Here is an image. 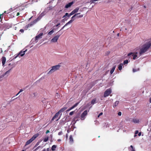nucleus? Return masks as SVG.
I'll return each mask as SVG.
<instances>
[{"mask_svg": "<svg viewBox=\"0 0 151 151\" xmlns=\"http://www.w3.org/2000/svg\"><path fill=\"white\" fill-rule=\"evenodd\" d=\"M141 132H140L139 133V134H138V135L139 136H140L141 135Z\"/></svg>", "mask_w": 151, "mask_h": 151, "instance_id": "53", "label": "nucleus"}, {"mask_svg": "<svg viewBox=\"0 0 151 151\" xmlns=\"http://www.w3.org/2000/svg\"><path fill=\"white\" fill-rule=\"evenodd\" d=\"M55 71L53 69V68L52 67V69L48 72L47 74H51L52 73L55 72Z\"/></svg>", "mask_w": 151, "mask_h": 151, "instance_id": "23", "label": "nucleus"}, {"mask_svg": "<svg viewBox=\"0 0 151 151\" xmlns=\"http://www.w3.org/2000/svg\"><path fill=\"white\" fill-rule=\"evenodd\" d=\"M40 142H37V143L36 144V146H38V145H39V144H40Z\"/></svg>", "mask_w": 151, "mask_h": 151, "instance_id": "45", "label": "nucleus"}, {"mask_svg": "<svg viewBox=\"0 0 151 151\" xmlns=\"http://www.w3.org/2000/svg\"><path fill=\"white\" fill-rule=\"evenodd\" d=\"M66 16L65 15L63 17V18H64Z\"/></svg>", "mask_w": 151, "mask_h": 151, "instance_id": "64", "label": "nucleus"}, {"mask_svg": "<svg viewBox=\"0 0 151 151\" xmlns=\"http://www.w3.org/2000/svg\"><path fill=\"white\" fill-rule=\"evenodd\" d=\"M19 12H18V13H17V15H17V16H19Z\"/></svg>", "mask_w": 151, "mask_h": 151, "instance_id": "58", "label": "nucleus"}, {"mask_svg": "<svg viewBox=\"0 0 151 151\" xmlns=\"http://www.w3.org/2000/svg\"><path fill=\"white\" fill-rule=\"evenodd\" d=\"M131 151H135L134 149H132Z\"/></svg>", "mask_w": 151, "mask_h": 151, "instance_id": "61", "label": "nucleus"}, {"mask_svg": "<svg viewBox=\"0 0 151 151\" xmlns=\"http://www.w3.org/2000/svg\"><path fill=\"white\" fill-rule=\"evenodd\" d=\"M38 18H37L36 19H35L33 21L31 22L30 23L33 26L38 21Z\"/></svg>", "mask_w": 151, "mask_h": 151, "instance_id": "17", "label": "nucleus"}, {"mask_svg": "<svg viewBox=\"0 0 151 151\" xmlns=\"http://www.w3.org/2000/svg\"><path fill=\"white\" fill-rule=\"evenodd\" d=\"M43 33H41L36 36L35 37V40L37 42L38 41V40L39 39L41 38L42 36L43 35Z\"/></svg>", "mask_w": 151, "mask_h": 151, "instance_id": "11", "label": "nucleus"}, {"mask_svg": "<svg viewBox=\"0 0 151 151\" xmlns=\"http://www.w3.org/2000/svg\"><path fill=\"white\" fill-rule=\"evenodd\" d=\"M71 109H70V108H69L67 110V111H69L70 110H71Z\"/></svg>", "mask_w": 151, "mask_h": 151, "instance_id": "52", "label": "nucleus"}, {"mask_svg": "<svg viewBox=\"0 0 151 151\" xmlns=\"http://www.w3.org/2000/svg\"><path fill=\"white\" fill-rule=\"evenodd\" d=\"M58 142H60V141H61V139H58Z\"/></svg>", "mask_w": 151, "mask_h": 151, "instance_id": "59", "label": "nucleus"}, {"mask_svg": "<svg viewBox=\"0 0 151 151\" xmlns=\"http://www.w3.org/2000/svg\"><path fill=\"white\" fill-rule=\"evenodd\" d=\"M27 49H26L25 50H24V51H23V50H21L18 55H16V56H15L14 57V58L16 59L19 55H20V56L22 57L25 54V52L27 51Z\"/></svg>", "mask_w": 151, "mask_h": 151, "instance_id": "6", "label": "nucleus"}, {"mask_svg": "<svg viewBox=\"0 0 151 151\" xmlns=\"http://www.w3.org/2000/svg\"><path fill=\"white\" fill-rule=\"evenodd\" d=\"M60 114V113L58 111L57 113L55 114V116L52 118V120H53L54 119L57 118Z\"/></svg>", "mask_w": 151, "mask_h": 151, "instance_id": "15", "label": "nucleus"}, {"mask_svg": "<svg viewBox=\"0 0 151 151\" xmlns=\"http://www.w3.org/2000/svg\"><path fill=\"white\" fill-rule=\"evenodd\" d=\"M50 148H47L46 149V151H50Z\"/></svg>", "mask_w": 151, "mask_h": 151, "instance_id": "46", "label": "nucleus"}, {"mask_svg": "<svg viewBox=\"0 0 151 151\" xmlns=\"http://www.w3.org/2000/svg\"><path fill=\"white\" fill-rule=\"evenodd\" d=\"M119 103V102L118 101H116V102H115L114 104V105L113 106V107L114 108H115V107H116V106L118 105Z\"/></svg>", "mask_w": 151, "mask_h": 151, "instance_id": "25", "label": "nucleus"}, {"mask_svg": "<svg viewBox=\"0 0 151 151\" xmlns=\"http://www.w3.org/2000/svg\"><path fill=\"white\" fill-rule=\"evenodd\" d=\"M60 65H57L52 67L55 71L59 69L60 67Z\"/></svg>", "mask_w": 151, "mask_h": 151, "instance_id": "12", "label": "nucleus"}, {"mask_svg": "<svg viewBox=\"0 0 151 151\" xmlns=\"http://www.w3.org/2000/svg\"><path fill=\"white\" fill-rule=\"evenodd\" d=\"M20 93H19V92L16 95V96H17Z\"/></svg>", "mask_w": 151, "mask_h": 151, "instance_id": "63", "label": "nucleus"}, {"mask_svg": "<svg viewBox=\"0 0 151 151\" xmlns=\"http://www.w3.org/2000/svg\"><path fill=\"white\" fill-rule=\"evenodd\" d=\"M130 147L132 148V149H134V148H133V146L132 145H131Z\"/></svg>", "mask_w": 151, "mask_h": 151, "instance_id": "54", "label": "nucleus"}, {"mask_svg": "<svg viewBox=\"0 0 151 151\" xmlns=\"http://www.w3.org/2000/svg\"><path fill=\"white\" fill-rule=\"evenodd\" d=\"M87 115V110H85L81 114V120H84L86 116Z\"/></svg>", "mask_w": 151, "mask_h": 151, "instance_id": "8", "label": "nucleus"}, {"mask_svg": "<svg viewBox=\"0 0 151 151\" xmlns=\"http://www.w3.org/2000/svg\"><path fill=\"white\" fill-rule=\"evenodd\" d=\"M73 1L68 3V4H67L65 6V8H68L69 7H70L73 4Z\"/></svg>", "mask_w": 151, "mask_h": 151, "instance_id": "14", "label": "nucleus"}, {"mask_svg": "<svg viewBox=\"0 0 151 151\" xmlns=\"http://www.w3.org/2000/svg\"><path fill=\"white\" fill-rule=\"evenodd\" d=\"M103 114V113H102V112H101V113H100L98 115V118H99V117L100 116H101Z\"/></svg>", "mask_w": 151, "mask_h": 151, "instance_id": "40", "label": "nucleus"}, {"mask_svg": "<svg viewBox=\"0 0 151 151\" xmlns=\"http://www.w3.org/2000/svg\"><path fill=\"white\" fill-rule=\"evenodd\" d=\"M60 23H58L57 25H56V27H58V26L59 25H60Z\"/></svg>", "mask_w": 151, "mask_h": 151, "instance_id": "47", "label": "nucleus"}, {"mask_svg": "<svg viewBox=\"0 0 151 151\" xmlns=\"http://www.w3.org/2000/svg\"><path fill=\"white\" fill-rule=\"evenodd\" d=\"M48 137H45L44 139V141L45 142H47L48 140Z\"/></svg>", "mask_w": 151, "mask_h": 151, "instance_id": "32", "label": "nucleus"}, {"mask_svg": "<svg viewBox=\"0 0 151 151\" xmlns=\"http://www.w3.org/2000/svg\"><path fill=\"white\" fill-rule=\"evenodd\" d=\"M11 9H10V10H8L7 11H5L4 12V13H6L7 14H8V13H9V12H10Z\"/></svg>", "mask_w": 151, "mask_h": 151, "instance_id": "33", "label": "nucleus"}, {"mask_svg": "<svg viewBox=\"0 0 151 151\" xmlns=\"http://www.w3.org/2000/svg\"><path fill=\"white\" fill-rule=\"evenodd\" d=\"M132 121L134 123H138L139 122V120L137 119L134 118L133 119Z\"/></svg>", "mask_w": 151, "mask_h": 151, "instance_id": "22", "label": "nucleus"}, {"mask_svg": "<svg viewBox=\"0 0 151 151\" xmlns=\"http://www.w3.org/2000/svg\"><path fill=\"white\" fill-rule=\"evenodd\" d=\"M68 13H66L65 14V15L66 16H67L68 15Z\"/></svg>", "mask_w": 151, "mask_h": 151, "instance_id": "57", "label": "nucleus"}, {"mask_svg": "<svg viewBox=\"0 0 151 151\" xmlns=\"http://www.w3.org/2000/svg\"><path fill=\"white\" fill-rule=\"evenodd\" d=\"M123 64V63H120L118 66V68L119 70H121L122 69V66Z\"/></svg>", "mask_w": 151, "mask_h": 151, "instance_id": "21", "label": "nucleus"}, {"mask_svg": "<svg viewBox=\"0 0 151 151\" xmlns=\"http://www.w3.org/2000/svg\"><path fill=\"white\" fill-rule=\"evenodd\" d=\"M79 9V7H77L75 9L73 10V11L74 12V13H75L78 12Z\"/></svg>", "mask_w": 151, "mask_h": 151, "instance_id": "24", "label": "nucleus"}, {"mask_svg": "<svg viewBox=\"0 0 151 151\" xmlns=\"http://www.w3.org/2000/svg\"><path fill=\"white\" fill-rule=\"evenodd\" d=\"M60 36V35H57L54 36L53 38L51 40V42H56L59 38Z\"/></svg>", "mask_w": 151, "mask_h": 151, "instance_id": "10", "label": "nucleus"}, {"mask_svg": "<svg viewBox=\"0 0 151 151\" xmlns=\"http://www.w3.org/2000/svg\"><path fill=\"white\" fill-rule=\"evenodd\" d=\"M39 136V134L38 133H37L36 134H34L30 139L28 140L26 142L25 145H27L30 144Z\"/></svg>", "mask_w": 151, "mask_h": 151, "instance_id": "2", "label": "nucleus"}, {"mask_svg": "<svg viewBox=\"0 0 151 151\" xmlns=\"http://www.w3.org/2000/svg\"><path fill=\"white\" fill-rule=\"evenodd\" d=\"M78 104H79V103H76L75 104H74L73 106H72L71 107H70V108L71 109V110L72 109H73L75 107H76L78 105Z\"/></svg>", "mask_w": 151, "mask_h": 151, "instance_id": "27", "label": "nucleus"}, {"mask_svg": "<svg viewBox=\"0 0 151 151\" xmlns=\"http://www.w3.org/2000/svg\"><path fill=\"white\" fill-rule=\"evenodd\" d=\"M12 67H11L9 70L6 71L3 75L1 76V78H2L6 75L8 76V75H9L11 70H12V68L15 66L14 64H12Z\"/></svg>", "mask_w": 151, "mask_h": 151, "instance_id": "5", "label": "nucleus"}, {"mask_svg": "<svg viewBox=\"0 0 151 151\" xmlns=\"http://www.w3.org/2000/svg\"><path fill=\"white\" fill-rule=\"evenodd\" d=\"M23 91V90L22 89L20 90V91H19V93H20L21 92H22Z\"/></svg>", "mask_w": 151, "mask_h": 151, "instance_id": "51", "label": "nucleus"}, {"mask_svg": "<svg viewBox=\"0 0 151 151\" xmlns=\"http://www.w3.org/2000/svg\"><path fill=\"white\" fill-rule=\"evenodd\" d=\"M1 60L2 62V65L4 66L6 61V58L5 57H2L1 58Z\"/></svg>", "mask_w": 151, "mask_h": 151, "instance_id": "13", "label": "nucleus"}, {"mask_svg": "<svg viewBox=\"0 0 151 151\" xmlns=\"http://www.w3.org/2000/svg\"><path fill=\"white\" fill-rule=\"evenodd\" d=\"M41 147L40 146H39L36 149H35V150L36 151L38 149H39L40 147Z\"/></svg>", "mask_w": 151, "mask_h": 151, "instance_id": "43", "label": "nucleus"}, {"mask_svg": "<svg viewBox=\"0 0 151 151\" xmlns=\"http://www.w3.org/2000/svg\"><path fill=\"white\" fill-rule=\"evenodd\" d=\"M139 70V69H133V71L134 72H135L137 71V70Z\"/></svg>", "mask_w": 151, "mask_h": 151, "instance_id": "36", "label": "nucleus"}, {"mask_svg": "<svg viewBox=\"0 0 151 151\" xmlns=\"http://www.w3.org/2000/svg\"><path fill=\"white\" fill-rule=\"evenodd\" d=\"M4 13H2V14H0V19H1V16L3 15Z\"/></svg>", "mask_w": 151, "mask_h": 151, "instance_id": "56", "label": "nucleus"}, {"mask_svg": "<svg viewBox=\"0 0 151 151\" xmlns=\"http://www.w3.org/2000/svg\"><path fill=\"white\" fill-rule=\"evenodd\" d=\"M111 93V89L108 88L106 90L104 93V96L106 97L108 96Z\"/></svg>", "mask_w": 151, "mask_h": 151, "instance_id": "4", "label": "nucleus"}, {"mask_svg": "<svg viewBox=\"0 0 151 151\" xmlns=\"http://www.w3.org/2000/svg\"><path fill=\"white\" fill-rule=\"evenodd\" d=\"M128 63V60H125L123 62V65L127 64Z\"/></svg>", "mask_w": 151, "mask_h": 151, "instance_id": "31", "label": "nucleus"}, {"mask_svg": "<svg viewBox=\"0 0 151 151\" xmlns=\"http://www.w3.org/2000/svg\"><path fill=\"white\" fill-rule=\"evenodd\" d=\"M50 132V131L49 130H47L46 132V134Z\"/></svg>", "mask_w": 151, "mask_h": 151, "instance_id": "49", "label": "nucleus"}, {"mask_svg": "<svg viewBox=\"0 0 151 151\" xmlns=\"http://www.w3.org/2000/svg\"><path fill=\"white\" fill-rule=\"evenodd\" d=\"M73 142V139L72 135H70L69 137V143L70 144H72Z\"/></svg>", "mask_w": 151, "mask_h": 151, "instance_id": "16", "label": "nucleus"}, {"mask_svg": "<svg viewBox=\"0 0 151 151\" xmlns=\"http://www.w3.org/2000/svg\"><path fill=\"white\" fill-rule=\"evenodd\" d=\"M149 102L150 103H151V97L150 98Z\"/></svg>", "mask_w": 151, "mask_h": 151, "instance_id": "55", "label": "nucleus"}, {"mask_svg": "<svg viewBox=\"0 0 151 151\" xmlns=\"http://www.w3.org/2000/svg\"><path fill=\"white\" fill-rule=\"evenodd\" d=\"M138 133V130H136L135 132V134H137Z\"/></svg>", "mask_w": 151, "mask_h": 151, "instance_id": "48", "label": "nucleus"}, {"mask_svg": "<svg viewBox=\"0 0 151 151\" xmlns=\"http://www.w3.org/2000/svg\"><path fill=\"white\" fill-rule=\"evenodd\" d=\"M13 97H12V100H11V101H10V102H11V101H14V100L15 99H17V98H15V99H13Z\"/></svg>", "mask_w": 151, "mask_h": 151, "instance_id": "50", "label": "nucleus"}, {"mask_svg": "<svg viewBox=\"0 0 151 151\" xmlns=\"http://www.w3.org/2000/svg\"><path fill=\"white\" fill-rule=\"evenodd\" d=\"M27 25L28 26L29 28L30 27H32V25L31 24H30V23L29 24H28Z\"/></svg>", "mask_w": 151, "mask_h": 151, "instance_id": "41", "label": "nucleus"}, {"mask_svg": "<svg viewBox=\"0 0 151 151\" xmlns=\"http://www.w3.org/2000/svg\"><path fill=\"white\" fill-rule=\"evenodd\" d=\"M65 120H64L63 119H62L61 120L60 122V124L61 125H63L65 124Z\"/></svg>", "mask_w": 151, "mask_h": 151, "instance_id": "18", "label": "nucleus"}, {"mask_svg": "<svg viewBox=\"0 0 151 151\" xmlns=\"http://www.w3.org/2000/svg\"><path fill=\"white\" fill-rule=\"evenodd\" d=\"M116 67V65H115L113 67L112 69L110 70V73L111 74H112L113 73V72H114V71Z\"/></svg>", "mask_w": 151, "mask_h": 151, "instance_id": "20", "label": "nucleus"}, {"mask_svg": "<svg viewBox=\"0 0 151 151\" xmlns=\"http://www.w3.org/2000/svg\"><path fill=\"white\" fill-rule=\"evenodd\" d=\"M96 99H93L91 101V103L92 104H94L96 103Z\"/></svg>", "mask_w": 151, "mask_h": 151, "instance_id": "29", "label": "nucleus"}, {"mask_svg": "<svg viewBox=\"0 0 151 151\" xmlns=\"http://www.w3.org/2000/svg\"><path fill=\"white\" fill-rule=\"evenodd\" d=\"M75 13H74V12H73V11L70 14V15H72L73 14H75Z\"/></svg>", "mask_w": 151, "mask_h": 151, "instance_id": "38", "label": "nucleus"}, {"mask_svg": "<svg viewBox=\"0 0 151 151\" xmlns=\"http://www.w3.org/2000/svg\"><path fill=\"white\" fill-rule=\"evenodd\" d=\"M62 134H63V132H62V131H60V132H59L58 133V135H62Z\"/></svg>", "mask_w": 151, "mask_h": 151, "instance_id": "39", "label": "nucleus"}, {"mask_svg": "<svg viewBox=\"0 0 151 151\" xmlns=\"http://www.w3.org/2000/svg\"><path fill=\"white\" fill-rule=\"evenodd\" d=\"M80 14V13H78L75 14L74 15H73L71 17V19L70 20V21H69L68 22L66 23L63 26L60 30L63 29L65 26H67L68 24L71 23L72 22L75 20V17H76V16Z\"/></svg>", "mask_w": 151, "mask_h": 151, "instance_id": "3", "label": "nucleus"}, {"mask_svg": "<svg viewBox=\"0 0 151 151\" xmlns=\"http://www.w3.org/2000/svg\"><path fill=\"white\" fill-rule=\"evenodd\" d=\"M78 104H79V103H76L75 104H74L73 106H72L71 107H70V108L71 109V110L72 109H73L75 107H76L78 105Z\"/></svg>", "mask_w": 151, "mask_h": 151, "instance_id": "26", "label": "nucleus"}, {"mask_svg": "<svg viewBox=\"0 0 151 151\" xmlns=\"http://www.w3.org/2000/svg\"><path fill=\"white\" fill-rule=\"evenodd\" d=\"M54 32L53 29H52V30L50 31L49 33H48V35H50L52 34Z\"/></svg>", "mask_w": 151, "mask_h": 151, "instance_id": "30", "label": "nucleus"}, {"mask_svg": "<svg viewBox=\"0 0 151 151\" xmlns=\"http://www.w3.org/2000/svg\"><path fill=\"white\" fill-rule=\"evenodd\" d=\"M151 46V42H148L147 43L144 44L139 52V54L141 55L146 52Z\"/></svg>", "mask_w": 151, "mask_h": 151, "instance_id": "1", "label": "nucleus"}, {"mask_svg": "<svg viewBox=\"0 0 151 151\" xmlns=\"http://www.w3.org/2000/svg\"><path fill=\"white\" fill-rule=\"evenodd\" d=\"M29 28L28 26L27 25H26L25 26V27H24V29L25 30H27V29Z\"/></svg>", "mask_w": 151, "mask_h": 151, "instance_id": "35", "label": "nucleus"}, {"mask_svg": "<svg viewBox=\"0 0 151 151\" xmlns=\"http://www.w3.org/2000/svg\"><path fill=\"white\" fill-rule=\"evenodd\" d=\"M42 151H46V149H44Z\"/></svg>", "mask_w": 151, "mask_h": 151, "instance_id": "60", "label": "nucleus"}, {"mask_svg": "<svg viewBox=\"0 0 151 151\" xmlns=\"http://www.w3.org/2000/svg\"><path fill=\"white\" fill-rule=\"evenodd\" d=\"M118 115L119 116H121V115H122V113H121V112H120V111H119V112L118 113Z\"/></svg>", "mask_w": 151, "mask_h": 151, "instance_id": "42", "label": "nucleus"}, {"mask_svg": "<svg viewBox=\"0 0 151 151\" xmlns=\"http://www.w3.org/2000/svg\"><path fill=\"white\" fill-rule=\"evenodd\" d=\"M79 114H77L74 117L72 122L73 124H75L77 121L79 120Z\"/></svg>", "mask_w": 151, "mask_h": 151, "instance_id": "7", "label": "nucleus"}, {"mask_svg": "<svg viewBox=\"0 0 151 151\" xmlns=\"http://www.w3.org/2000/svg\"><path fill=\"white\" fill-rule=\"evenodd\" d=\"M83 16V15L81 14L79 16L77 15L76 17L77 18H81Z\"/></svg>", "mask_w": 151, "mask_h": 151, "instance_id": "34", "label": "nucleus"}, {"mask_svg": "<svg viewBox=\"0 0 151 151\" xmlns=\"http://www.w3.org/2000/svg\"><path fill=\"white\" fill-rule=\"evenodd\" d=\"M56 147V146L55 145H53L51 148L52 150L53 151H55V149Z\"/></svg>", "mask_w": 151, "mask_h": 151, "instance_id": "28", "label": "nucleus"}, {"mask_svg": "<svg viewBox=\"0 0 151 151\" xmlns=\"http://www.w3.org/2000/svg\"><path fill=\"white\" fill-rule=\"evenodd\" d=\"M127 56L129 57V58H131V56H133V60H135L137 57L136 54L134 55L133 53L132 52L128 53L127 55Z\"/></svg>", "mask_w": 151, "mask_h": 151, "instance_id": "9", "label": "nucleus"}, {"mask_svg": "<svg viewBox=\"0 0 151 151\" xmlns=\"http://www.w3.org/2000/svg\"><path fill=\"white\" fill-rule=\"evenodd\" d=\"M67 109V107H64L62 108L61 109H60L58 112L60 113V114L62 112H63L64 111H65L66 109Z\"/></svg>", "mask_w": 151, "mask_h": 151, "instance_id": "19", "label": "nucleus"}, {"mask_svg": "<svg viewBox=\"0 0 151 151\" xmlns=\"http://www.w3.org/2000/svg\"><path fill=\"white\" fill-rule=\"evenodd\" d=\"M71 15H70V14H68V15L67 16H68V17H70V16H71Z\"/></svg>", "mask_w": 151, "mask_h": 151, "instance_id": "62", "label": "nucleus"}, {"mask_svg": "<svg viewBox=\"0 0 151 151\" xmlns=\"http://www.w3.org/2000/svg\"><path fill=\"white\" fill-rule=\"evenodd\" d=\"M19 32H21L22 33H23L24 32V30L23 29H21L19 30Z\"/></svg>", "mask_w": 151, "mask_h": 151, "instance_id": "44", "label": "nucleus"}, {"mask_svg": "<svg viewBox=\"0 0 151 151\" xmlns=\"http://www.w3.org/2000/svg\"><path fill=\"white\" fill-rule=\"evenodd\" d=\"M74 111H71V112H70V113L69 115L71 116L72 115H73V114H74Z\"/></svg>", "mask_w": 151, "mask_h": 151, "instance_id": "37", "label": "nucleus"}]
</instances>
